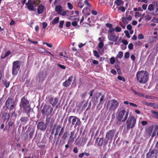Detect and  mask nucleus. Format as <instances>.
I'll return each mask as SVG.
<instances>
[{
    "instance_id": "obj_37",
    "label": "nucleus",
    "mask_w": 158,
    "mask_h": 158,
    "mask_svg": "<svg viewBox=\"0 0 158 158\" xmlns=\"http://www.w3.org/2000/svg\"><path fill=\"white\" fill-rule=\"evenodd\" d=\"M11 53V52L10 51H8L5 53V55L3 56H2L1 58L2 59H4L6 57L8 56Z\"/></svg>"
},
{
    "instance_id": "obj_59",
    "label": "nucleus",
    "mask_w": 158,
    "mask_h": 158,
    "mask_svg": "<svg viewBox=\"0 0 158 158\" xmlns=\"http://www.w3.org/2000/svg\"><path fill=\"white\" fill-rule=\"evenodd\" d=\"M130 54L128 52H127L125 53L124 57L126 59H128L129 57Z\"/></svg>"
},
{
    "instance_id": "obj_3",
    "label": "nucleus",
    "mask_w": 158,
    "mask_h": 158,
    "mask_svg": "<svg viewBox=\"0 0 158 158\" xmlns=\"http://www.w3.org/2000/svg\"><path fill=\"white\" fill-rule=\"evenodd\" d=\"M20 108H23L25 112L28 111L30 110V106L29 105V102L24 96L21 98V102L20 105Z\"/></svg>"
},
{
    "instance_id": "obj_34",
    "label": "nucleus",
    "mask_w": 158,
    "mask_h": 158,
    "mask_svg": "<svg viewBox=\"0 0 158 158\" xmlns=\"http://www.w3.org/2000/svg\"><path fill=\"white\" fill-rule=\"evenodd\" d=\"M3 82L4 86L6 87V88L9 87L10 85V82L9 81H8L6 80H5L3 81Z\"/></svg>"
},
{
    "instance_id": "obj_24",
    "label": "nucleus",
    "mask_w": 158,
    "mask_h": 158,
    "mask_svg": "<svg viewBox=\"0 0 158 158\" xmlns=\"http://www.w3.org/2000/svg\"><path fill=\"white\" fill-rule=\"evenodd\" d=\"M89 9V8L88 7H86L83 9L82 11L83 14L87 16L89 15L90 14L88 11V10H90Z\"/></svg>"
},
{
    "instance_id": "obj_7",
    "label": "nucleus",
    "mask_w": 158,
    "mask_h": 158,
    "mask_svg": "<svg viewBox=\"0 0 158 158\" xmlns=\"http://www.w3.org/2000/svg\"><path fill=\"white\" fill-rule=\"evenodd\" d=\"M118 103L115 99L109 101L107 103V107L109 108L110 111H114L118 107Z\"/></svg>"
},
{
    "instance_id": "obj_45",
    "label": "nucleus",
    "mask_w": 158,
    "mask_h": 158,
    "mask_svg": "<svg viewBox=\"0 0 158 158\" xmlns=\"http://www.w3.org/2000/svg\"><path fill=\"white\" fill-rule=\"evenodd\" d=\"M154 6L153 4H151L149 5L148 8V10L151 11L153 10Z\"/></svg>"
},
{
    "instance_id": "obj_26",
    "label": "nucleus",
    "mask_w": 158,
    "mask_h": 158,
    "mask_svg": "<svg viewBox=\"0 0 158 158\" xmlns=\"http://www.w3.org/2000/svg\"><path fill=\"white\" fill-rule=\"evenodd\" d=\"M69 135V132L68 131H65L62 136L61 139H63V140H65L68 137V135Z\"/></svg>"
},
{
    "instance_id": "obj_64",
    "label": "nucleus",
    "mask_w": 158,
    "mask_h": 158,
    "mask_svg": "<svg viewBox=\"0 0 158 158\" xmlns=\"http://www.w3.org/2000/svg\"><path fill=\"white\" fill-rule=\"evenodd\" d=\"M47 23L45 22H43L42 23V26L44 29H45L47 26Z\"/></svg>"
},
{
    "instance_id": "obj_42",
    "label": "nucleus",
    "mask_w": 158,
    "mask_h": 158,
    "mask_svg": "<svg viewBox=\"0 0 158 158\" xmlns=\"http://www.w3.org/2000/svg\"><path fill=\"white\" fill-rule=\"evenodd\" d=\"M150 14L153 15H158V8H156V9L155 12H152L150 13Z\"/></svg>"
},
{
    "instance_id": "obj_60",
    "label": "nucleus",
    "mask_w": 158,
    "mask_h": 158,
    "mask_svg": "<svg viewBox=\"0 0 158 158\" xmlns=\"http://www.w3.org/2000/svg\"><path fill=\"white\" fill-rule=\"evenodd\" d=\"M58 66L62 69H65L66 68L64 66L60 64H58Z\"/></svg>"
},
{
    "instance_id": "obj_21",
    "label": "nucleus",
    "mask_w": 158,
    "mask_h": 158,
    "mask_svg": "<svg viewBox=\"0 0 158 158\" xmlns=\"http://www.w3.org/2000/svg\"><path fill=\"white\" fill-rule=\"evenodd\" d=\"M21 123L25 124L28 121V117H22L20 119Z\"/></svg>"
},
{
    "instance_id": "obj_14",
    "label": "nucleus",
    "mask_w": 158,
    "mask_h": 158,
    "mask_svg": "<svg viewBox=\"0 0 158 158\" xmlns=\"http://www.w3.org/2000/svg\"><path fill=\"white\" fill-rule=\"evenodd\" d=\"M59 101V99L58 98H53L51 97L49 99V102L52 105V106L54 107L57 104Z\"/></svg>"
},
{
    "instance_id": "obj_9",
    "label": "nucleus",
    "mask_w": 158,
    "mask_h": 158,
    "mask_svg": "<svg viewBox=\"0 0 158 158\" xmlns=\"http://www.w3.org/2000/svg\"><path fill=\"white\" fill-rule=\"evenodd\" d=\"M53 111V108L49 105H45L42 110V113L44 115L49 116Z\"/></svg>"
},
{
    "instance_id": "obj_2",
    "label": "nucleus",
    "mask_w": 158,
    "mask_h": 158,
    "mask_svg": "<svg viewBox=\"0 0 158 158\" xmlns=\"http://www.w3.org/2000/svg\"><path fill=\"white\" fill-rule=\"evenodd\" d=\"M136 121V119L133 115H130L126 123L127 129L133 128L135 126Z\"/></svg>"
},
{
    "instance_id": "obj_58",
    "label": "nucleus",
    "mask_w": 158,
    "mask_h": 158,
    "mask_svg": "<svg viewBox=\"0 0 158 158\" xmlns=\"http://www.w3.org/2000/svg\"><path fill=\"white\" fill-rule=\"evenodd\" d=\"M133 44L132 43H130L128 45V48L130 50H132L133 49Z\"/></svg>"
},
{
    "instance_id": "obj_41",
    "label": "nucleus",
    "mask_w": 158,
    "mask_h": 158,
    "mask_svg": "<svg viewBox=\"0 0 158 158\" xmlns=\"http://www.w3.org/2000/svg\"><path fill=\"white\" fill-rule=\"evenodd\" d=\"M93 53L94 56L96 57L97 58H98L100 57L99 55V54L98 52L96 50H94Z\"/></svg>"
},
{
    "instance_id": "obj_63",
    "label": "nucleus",
    "mask_w": 158,
    "mask_h": 158,
    "mask_svg": "<svg viewBox=\"0 0 158 158\" xmlns=\"http://www.w3.org/2000/svg\"><path fill=\"white\" fill-rule=\"evenodd\" d=\"M122 42L125 45H127L128 43L127 41L125 39H123L122 41Z\"/></svg>"
},
{
    "instance_id": "obj_20",
    "label": "nucleus",
    "mask_w": 158,
    "mask_h": 158,
    "mask_svg": "<svg viewBox=\"0 0 158 158\" xmlns=\"http://www.w3.org/2000/svg\"><path fill=\"white\" fill-rule=\"evenodd\" d=\"M10 117V115L9 113L7 112H5L2 114V118L4 121L7 122L9 119Z\"/></svg>"
},
{
    "instance_id": "obj_4",
    "label": "nucleus",
    "mask_w": 158,
    "mask_h": 158,
    "mask_svg": "<svg viewBox=\"0 0 158 158\" xmlns=\"http://www.w3.org/2000/svg\"><path fill=\"white\" fill-rule=\"evenodd\" d=\"M21 62L18 60L14 61L12 63V74L14 75H16L20 69Z\"/></svg>"
},
{
    "instance_id": "obj_25",
    "label": "nucleus",
    "mask_w": 158,
    "mask_h": 158,
    "mask_svg": "<svg viewBox=\"0 0 158 158\" xmlns=\"http://www.w3.org/2000/svg\"><path fill=\"white\" fill-rule=\"evenodd\" d=\"M114 3L118 6L124 4V2L122 0H116L115 1Z\"/></svg>"
},
{
    "instance_id": "obj_40",
    "label": "nucleus",
    "mask_w": 158,
    "mask_h": 158,
    "mask_svg": "<svg viewBox=\"0 0 158 158\" xmlns=\"http://www.w3.org/2000/svg\"><path fill=\"white\" fill-rule=\"evenodd\" d=\"M122 20L123 23L125 24H127L128 23V20L126 17H123Z\"/></svg>"
},
{
    "instance_id": "obj_55",
    "label": "nucleus",
    "mask_w": 158,
    "mask_h": 158,
    "mask_svg": "<svg viewBox=\"0 0 158 158\" xmlns=\"http://www.w3.org/2000/svg\"><path fill=\"white\" fill-rule=\"evenodd\" d=\"M115 156L116 157L120 158V153L119 151H117L114 154Z\"/></svg>"
},
{
    "instance_id": "obj_33",
    "label": "nucleus",
    "mask_w": 158,
    "mask_h": 158,
    "mask_svg": "<svg viewBox=\"0 0 158 158\" xmlns=\"http://www.w3.org/2000/svg\"><path fill=\"white\" fill-rule=\"evenodd\" d=\"M59 19L58 17L54 18L52 22V24L53 25H55L58 22Z\"/></svg>"
},
{
    "instance_id": "obj_31",
    "label": "nucleus",
    "mask_w": 158,
    "mask_h": 158,
    "mask_svg": "<svg viewBox=\"0 0 158 158\" xmlns=\"http://www.w3.org/2000/svg\"><path fill=\"white\" fill-rule=\"evenodd\" d=\"M35 131V128H32L29 134V138L30 139H31L32 138Z\"/></svg>"
},
{
    "instance_id": "obj_1",
    "label": "nucleus",
    "mask_w": 158,
    "mask_h": 158,
    "mask_svg": "<svg viewBox=\"0 0 158 158\" xmlns=\"http://www.w3.org/2000/svg\"><path fill=\"white\" fill-rule=\"evenodd\" d=\"M136 77L139 83L145 84L148 81V72L144 70L138 71L136 74Z\"/></svg>"
},
{
    "instance_id": "obj_23",
    "label": "nucleus",
    "mask_w": 158,
    "mask_h": 158,
    "mask_svg": "<svg viewBox=\"0 0 158 158\" xmlns=\"http://www.w3.org/2000/svg\"><path fill=\"white\" fill-rule=\"evenodd\" d=\"M144 104L148 106H150L153 107L154 109H155V107L156 105V103H148L147 102H145Z\"/></svg>"
},
{
    "instance_id": "obj_39",
    "label": "nucleus",
    "mask_w": 158,
    "mask_h": 158,
    "mask_svg": "<svg viewBox=\"0 0 158 158\" xmlns=\"http://www.w3.org/2000/svg\"><path fill=\"white\" fill-rule=\"evenodd\" d=\"M117 78L118 80L122 81L123 82H125L126 81L124 77L120 76H118L117 77Z\"/></svg>"
},
{
    "instance_id": "obj_48",
    "label": "nucleus",
    "mask_w": 158,
    "mask_h": 158,
    "mask_svg": "<svg viewBox=\"0 0 158 158\" xmlns=\"http://www.w3.org/2000/svg\"><path fill=\"white\" fill-rule=\"evenodd\" d=\"M152 17L149 15H147L145 16V19L146 21H149L151 19Z\"/></svg>"
},
{
    "instance_id": "obj_16",
    "label": "nucleus",
    "mask_w": 158,
    "mask_h": 158,
    "mask_svg": "<svg viewBox=\"0 0 158 158\" xmlns=\"http://www.w3.org/2000/svg\"><path fill=\"white\" fill-rule=\"evenodd\" d=\"M108 38L109 40L116 42L118 40V36L110 35L108 36Z\"/></svg>"
},
{
    "instance_id": "obj_43",
    "label": "nucleus",
    "mask_w": 158,
    "mask_h": 158,
    "mask_svg": "<svg viewBox=\"0 0 158 158\" xmlns=\"http://www.w3.org/2000/svg\"><path fill=\"white\" fill-rule=\"evenodd\" d=\"M101 98H100V102H99V103L98 104V105H99L100 104H102L103 103V101L104 100V95H102H102H101Z\"/></svg>"
},
{
    "instance_id": "obj_12",
    "label": "nucleus",
    "mask_w": 158,
    "mask_h": 158,
    "mask_svg": "<svg viewBox=\"0 0 158 158\" xmlns=\"http://www.w3.org/2000/svg\"><path fill=\"white\" fill-rule=\"evenodd\" d=\"M47 128V125L44 122H39L37 125V128L40 131H44Z\"/></svg>"
},
{
    "instance_id": "obj_62",
    "label": "nucleus",
    "mask_w": 158,
    "mask_h": 158,
    "mask_svg": "<svg viewBox=\"0 0 158 158\" xmlns=\"http://www.w3.org/2000/svg\"><path fill=\"white\" fill-rule=\"evenodd\" d=\"M115 30L118 32H120L121 30V28L118 26L116 27L115 28Z\"/></svg>"
},
{
    "instance_id": "obj_29",
    "label": "nucleus",
    "mask_w": 158,
    "mask_h": 158,
    "mask_svg": "<svg viewBox=\"0 0 158 158\" xmlns=\"http://www.w3.org/2000/svg\"><path fill=\"white\" fill-rule=\"evenodd\" d=\"M27 6V9L31 11H34L35 10L34 7L32 4H29Z\"/></svg>"
},
{
    "instance_id": "obj_32",
    "label": "nucleus",
    "mask_w": 158,
    "mask_h": 158,
    "mask_svg": "<svg viewBox=\"0 0 158 158\" xmlns=\"http://www.w3.org/2000/svg\"><path fill=\"white\" fill-rule=\"evenodd\" d=\"M55 122V119L53 118L51 119V121L49 123V127L50 129H51L53 127V124Z\"/></svg>"
},
{
    "instance_id": "obj_49",
    "label": "nucleus",
    "mask_w": 158,
    "mask_h": 158,
    "mask_svg": "<svg viewBox=\"0 0 158 158\" xmlns=\"http://www.w3.org/2000/svg\"><path fill=\"white\" fill-rule=\"evenodd\" d=\"M84 2L85 4L88 6V7L89 8L91 7V5L89 3L88 1L87 0H85Z\"/></svg>"
},
{
    "instance_id": "obj_5",
    "label": "nucleus",
    "mask_w": 158,
    "mask_h": 158,
    "mask_svg": "<svg viewBox=\"0 0 158 158\" xmlns=\"http://www.w3.org/2000/svg\"><path fill=\"white\" fill-rule=\"evenodd\" d=\"M5 106L6 109L9 110H12L14 109H15V102L12 98L10 97H9L6 101Z\"/></svg>"
},
{
    "instance_id": "obj_61",
    "label": "nucleus",
    "mask_w": 158,
    "mask_h": 158,
    "mask_svg": "<svg viewBox=\"0 0 158 158\" xmlns=\"http://www.w3.org/2000/svg\"><path fill=\"white\" fill-rule=\"evenodd\" d=\"M114 29L111 27V28H110L108 31V33L112 34V32L114 31Z\"/></svg>"
},
{
    "instance_id": "obj_38",
    "label": "nucleus",
    "mask_w": 158,
    "mask_h": 158,
    "mask_svg": "<svg viewBox=\"0 0 158 158\" xmlns=\"http://www.w3.org/2000/svg\"><path fill=\"white\" fill-rule=\"evenodd\" d=\"M123 53L122 51H119L117 55V56L119 58H121L123 57Z\"/></svg>"
},
{
    "instance_id": "obj_56",
    "label": "nucleus",
    "mask_w": 158,
    "mask_h": 158,
    "mask_svg": "<svg viewBox=\"0 0 158 158\" xmlns=\"http://www.w3.org/2000/svg\"><path fill=\"white\" fill-rule=\"evenodd\" d=\"M66 13H67V12H66V11H61L58 14H60V15H61L62 16H64L66 15Z\"/></svg>"
},
{
    "instance_id": "obj_54",
    "label": "nucleus",
    "mask_w": 158,
    "mask_h": 158,
    "mask_svg": "<svg viewBox=\"0 0 158 158\" xmlns=\"http://www.w3.org/2000/svg\"><path fill=\"white\" fill-rule=\"evenodd\" d=\"M67 5L68 6V8L70 9L71 10L73 8V6L71 3L68 2L67 3Z\"/></svg>"
},
{
    "instance_id": "obj_17",
    "label": "nucleus",
    "mask_w": 158,
    "mask_h": 158,
    "mask_svg": "<svg viewBox=\"0 0 158 158\" xmlns=\"http://www.w3.org/2000/svg\"><path fill=\"white\" fill-rule=\"evenodd\" d=\"M44 8V6L42 4H40L37 8V13L39 14H42L43 12Z\"/></svg>"
},
{
    "instance_id": "obj_11",
    "label": "nucleus",
    "mask_w": 158,
    "mask_h": 158,
    "mask_svg": "<svg viewBox=\"0 0 158 158\" xmlns=\"http://www.w3.org/2000/svg\"><path fill=\"white\" fill-rule=\"evenodd\" d=\"M64 128L62 127L61 126L59 125H56V130L54 134V139H55L57 135H58L59 136H60L64 132Z\"/></svg>"
},
{
    "instance_id": "obj_10",
    "label": "nucleus",
    "mask_w": 158,
    "mask_h": 158,
    "mask_svg": "<svg viewBox=\"0 0 158 158\" xmlns=\"http://www.w3.org/2000/svg\"><path fill=\"white\" fill-rule=\"evenodd\" d=\"M116 131L114 129L109 130L107 132L105 138L107 140H112L114 137Z\"/></svg>"
},
{
    "instance_id": "obj_13",
    "label": "nucleus",
    "mask_w": 158,
    "mask_h": 158,
    "mask_svg": "<svg viewBox=\"0 0 158 158\" xmlns=\"http://www.w3.org/2000/svg\"><path fill=\"white\" fill-rule=\"evenodd\" d=\"M156 154L155 153L154 150H150L146 154V158H156Z\"/></svg>"
},
{
    "instance_id": "obj_18",
    "label": "nucleus",
    "mask_w": 158,
    "mask_h": 158,
    "mask_svg": "<svg viewBox=\"0 0 158 158\" xmlns=\"http://www.w3.org/2000/svg\"><path fill=\"white\" fill-rule=\"evenodd\" d=\"M74 131L71 132L70 136L67 141L68 143H72L73 142L74 139L73 137L74 136Z\"/></svg>"
},
{
    "instance_id": "obj_52",
    "label": "nucleus",
    "mask_w": 158,
    "mask_h": 158,
    "mask_svg": "<svg viewBox=\"0 0 158 158\" xmlns=\"http://www.w3.org/2000/svg\"><path fill=\"white\" fill-rule=\"evenodd\" d=\"M31 1L32 0H28L26 4V5H28L29 4H32V3H33L34 4L36 3L35 1H33L32 2Z\"/></svg>"
},
{
    "instance_id": "obj_44",
    "label": "nucleus",
    "mask_w": 158,
    "mask_h": 158,
    "mask_svg": "<svg viewBox=\"0 0 158 158\" xmlns=\"http://www.w3.org/2000/svg\"><path fill=\"white\" fill-rule=\"evenodd\" d=\"M118 10H121L122 12H124L125 11V8L123 6H121L119 7L118 8Z\"/></svg>"
},
{
    "instance_id": "obj_8",
    "label": "nucleus",
    "mask_w": 158,
    "mask_h": 158,
    "mask_svg": "<svg viewBox=\"0 0 158 158\" xmlns=\"http://www.w3.org/2000/svg\"><path fill=\"white\" fill-rule=\"evenodd\" d=\"M72 119L71 122L72 125H75L74 127L78 126H80L81 124V122L80 119L77 117L71 116L68 118V122L69 123H71V119Z\"/></svg>"
},
{
    "instance_id": "obj_36",
    "label": "nucleus",
    "mask_w": 158,
    "mask_h": 158,
    "mask_svg": "<svg viewBox=\"0 0 158 158\" xmlns=\"http://www.w3.org/2000/svg\"><path fill=\"white\" fill-rule=\"evenodd\" d=\"M8 126H9V127L8 129L7 130L8 131H9V130H10V127H11L13 126L14 125V123L13 122H12V121H10L8 123Z\"/></svg>"
},
{
    "instance_id": "obj_22",
    "label": "nucleus",
    "mask_w": 158,
    "mask_h": 158,
    "mask_svg": "<svg viewBox=\"0 0 158 158\" xmlns=\"http://www.w3.org/2000/svg\"><path fill=\"white\" fill-rule=\"evenodd\" d=\"M151 112L152 117L158 119V112L152 110L151 111Z\"/></svg>"
},
{
    "instance_id": "obj_6",
    "label": "nucleus",
    "mask_w": 158,
    "mask_h": 158,
    "mask_svg": "<svg viewBox=\"0 0 158 158\" xmlns=\"http://www.w3.org/2000/svg\"><path fill=\"white\" fill-rule=\"evenodd\" d=\"M128 112L125 110H123L119 113L118 117V121L120 122H124L127 119Z\"/></svg>"
},
{
    "instance_id": "obj_15",
    "label": "nucleus",
    "mask_w": 158,
    "mask_h": 158,
    "mask_svg": "<svg viewBox=\"0 0 158 158\" xmlns=\"http://www.w3.org/2000/svg\"><path fill=\"white\" fill-rule=\"evenodd\" d=\"M73 78V77L72 76L69 77L68 79L63 83V85L65 87H67L70 85L71 84Z\"/></svg>"
},
{
    "instance_id": "obj_46",
    "label": "nucleus",
    "mask_w": 158,
    "mask_h": 158,
    "mask_svg": "<svg viewBox=\"0 0 158 158\" xmlns=\"http://www.w3.org/2000/svg\"><path fill=\"white\" fill-rule=\"evenodd\" d=\"M110 61L111 64H113L115 62L114 58V57H112L110 59Z\"/></svg>"
},
{
    "instance_id": "obj_27",
    "label": "nucleus",
    "mask_w": 158,
    "mask_h": 158,
    "mask_svg": "<svg viewBox=\"0 0 158 158\" xmlns=\"http://www.w3.org/2000/svg\"><path fill=\"white\" fill-rule=\"evenodd\" d=\"M154 127L153 125H152L148 127V132L149 135H151Z\"/></svg>"
},
{
    "instance_id": "obj_30",
    "label": "nucleus",
    "mask_w": 158,
    "mask_h": 158,
    "mask_svg": "<svg viewBox=\"0 0 158 158\" xmlns=\"http://www.w3.org/2000/svg\"><path fill=\"white\" fill-rule=\"evenodd\" d=\"M55 10L57 12L58 14L61 11H62V7L61 6L58 5L56 6Z\"/></svg>"
},
{
    "instance_id": "obj_47",
    "label": "nucleus",
    "mask_w": 158,
    "mask_h": 158,
    "mask_svg": "<svg viewBox=\"0 0 158 158\" xmlns=\"http://www.w3.org/2000/svg\"><path fill=\"white\" fill-rule=\"evenodd\" d=\"M104 44L102 42L100 41L98 45V47L99 48H102L103 47Z\"/></svg>"
},
{
    "instance_id": "obj_35",
    "label": "nucleus",
    "mask_w": 158,
    "mask_h": 158,
    "mask_svg": "<svg viewBox=\"0 0 158 158\" xmlns=\"http://www.w3.org/2000/svg\"><path fill=\"white\" fill-rule=\"evenodd\" d=\"M39 79L40 81H43L44 80V77L43 73L40 74L39 75Z\"/></svg>"
},
{
    "instance_id": "obj_57",
    "label": "nucleus",
    "mask_w": 158,
    "mask_h": 158,
    "mask_svg": "<svg viewBox=\"0 0 158 158\" xmlns=\"http://www.w3.org/2000/svg\"><path fill=\"white\" fill-rule=\"evenodd\" d=\"M151 21L155 23H158V18L157 19L155 17L153 18L151 20Z\"/></svg>"
},
{
    "instance_id": "obj_50",
    "label": "nucleus",
    "mask_w": 158,
    "mask_h": 158,
    "mask_svg": "<svg viewBox=\"0 0 158 158\" xmlns=\"http://www.w3.org/2000/svg\"><path fill=\"white\" fill-rule=\"evenodd\" d=\"M78 5L79 7L80 8H82L84 6V4L81 2H79L78 3Z\"/></svg>"
},
{
    "instance_id": "obj_53",
    "label": "nucleus",
    "mask_w": 158,
    "mask_h": 158,
    "mask_svg": "<svg viewBox=\"0 0 158 158\" xmlns=\"http://www.w3.org/2000/svg\"><path fill=\"white\" fill-rule=\"evenodd\" d=\"M124 33L126 35L127 37L128 38H130V35H129V32L128 31L125 30L124 31Z\"/></svg>"
},
{
    "instance_id": "obj_19",
    "label": "nucleus",
    "mask_w": 158,
    "mask_h": 158,
    "mask_svg": "<svg viewBox=\"0 0 158 158\" xmlns=\"http://www.w3.org/2000/svg\"><path fill=\"white\" fill-rule=\"evenodd\" d=\"M103 138H99L98 137L96 140V143L98 142V145L102 146L103 144Z\"/></svg>"
},
{
    "instance_id": "obj_51",
    "label": "nucleus",
    "mask_w": 158,
    "mask_h": 158,
    "mask_svg": "<svg viewBox=\"0 0 158 158\" xmlns=\"http://www.w3.org/2000/svg\"><path fill=\"white\" fill-rule=\"evenodd\" d=\"M64 23V21L63 20L61 21L60 22L59 25V27L60 28H62L63 27V25Z\"/></svg>"
},
{
    "instance_id": "obj_28",
    "label": "nucleus",
    "mask_w": 158,
    "mask_h": 158,
    "mask_svg": "<svg viewBox=\"0 0 158 158\" xmlns=\"http://www.w3.org/2000/svg\"><path fill=\"white\" fill-rule=\"evenodd\" d=\"M102 95V94L101 93H97L95 94V103L98 102V98L100 96Z\"/></svg>"
}]
</instances>
